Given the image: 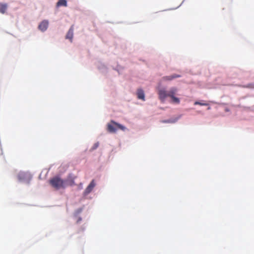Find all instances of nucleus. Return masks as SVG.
Here are the masks:
<instances>
[{"mask_svg": "<svg viewBox=\"0 0 254 254\" xmlns=\"http://www.w3.org/2000/svg\"><path fill=\"white\" fill-rule=\"evenodd\" d=\"M178 92V89L176 87H172L169 91H167L164 88L158 89V94L159 99L162 102H164L167 97H169L172 100V102L175 104L180 103V99L175 96Z\"/></svg>", "mask_w": 254, "mask_h": 254, "instance_id": "1", "label": "nucleus"}, {"mask_svg": "<svg viewBox=\"0 0 254 254\" xmlns=\"http://www.w3.org/2000/svg\"><path fill=\"white\" fill-rule=\"evenodd\" d=\"M50 184L56 190L65 187V182L58 177L52 178L50 181Z\"/></svg>", "mask_w": 254, "mask_h": 254, "instance_id": "2", "label": "nucleus"}, {"mask_svg": "<svg viewBox=\"0 0 254 254\" xmlns=\"http://www.w3.org/2000/svg\"><path fill=\"white\" fill-rule=\"evenodd\" d=\"M118 129L125 130L126 127L123 125L118 124L113 121H112L111 123L107 125V129L110 132H115Z\"/></svg>", "mask_w": 254, "mask_h": 254, "instance_id": "3", "label": "nucleus"}, {"mask_svg": "<svg viewBox=\"0 0 254 254\" xmlns=\"http://www.w3.org/2000/svg\"><path fill=\"white\" fill-rule=\"evenodd\" d=\"M95 186L96 183L95 181L93 180L85 190L84 191V194L85 195L88 194L93 190Z\"/></svg>", "mask_w": 254, "mask_h": 254, "instance_id": "4", "label": "nucleus"}, {"mask_svg": "<svg viewBox=\"0 0 254 254\" xmlns=\"http://www.w3.org/2000/svg\"><path fill=\"white\" fill-rule=\"evenodd\" d=\"M49 22L47 20L42 21L38 26V29L42 32L46 31L48 27Z\"/></svg>", "mask_w": 254, "mask_h": 254, "instance_id": "5", "label": "nucleus"}, {"mask_svg": "<svg viewBox=\"0 0 254 254\" xmlns=\"http://www.w3.org/2000/svg\"><path fill=\"white\" fill-rule=\"evenodd\" d=\"M73 35V26H71L69 29L66 35V39H69L71 42H72V38Z\"/></svg>", "mask_w": 254, "mask_h": 254, "instance_id": "6", "label": "nucleus"}, {"mask_svg": "<svg viewBox=\"0 0 254 254\" xmlns=\"http://www.w3.org/2000/svg\"><path fill=\"white\" fill-rule=\"evenodd\" d=\"M180 77H181V75H180L179 74H174L170 75V76H164L163 77V79L164 80L170 81V80H173V79L178 78Z\"/></svg>", "mask_w": 254, "mask_h": 254, "instance_id": "7", "label": "nucleus"}, {"mask_svg": "<svg viewBox=\"0 0 254 254\" xmlns=\"http://www.w3.org/2000/svg\"><path fill=\"white\" fill-rule=\"evenodd\" d=\"M137 97L139 99L145 100V96L143 91L142 89H138L137 92Z\"/></svg>", "mask_w": 254, "mask_h": 254, "instance_id": "8", "label": "nucleus"}, {"mask_svg": "<svg viewBox=\"0 0 254 254\" xmlns=\"http://www.w3.org/2000/svg\"><path fill=\"white\" fill-rule=\"evenodd\" d=\"M7 8V4L0 3V13L4 14L6 12Z\"/></svg>", "mask_w": 254, "mask_h": 254, "instance_id": "9", "label": "nucleus"}, {"mask_svg": "<svg viewBox=\"0 0 254 254\" xmlns=\"http://www.w3.org/2000/svg\"><path fill=\"white\" fill-rule=\"evenodd\" d=\"M61 6H67V1L66 0H59L57 3V6L59 7Z\"/></svg>", "mask_w": 254, "mask_h": 254, "instance_id": "10", "label": "nucleus"}, {"mask_svg": "<svg viewBox=\"0 0 254 254\" xmlns=\"http://www.w3.org/2000/svg\"><path fill=\"white\" fill-rule=\"evenodd\" d=\"M195 105H200V106H208L209 104L207 103L202 102H199V101H195L194 103Z\"/></svg>", "mask_w": 254, "mask_h": 254, "instance_id": "11", "label": "nucleus"}, {"mask_svg": "<svg viewBox=\"0 0 254 254\" xmlns=\"http://www.w3.org/2000/svg\"><path fill=\"white\" fill-rule=\"evenodd\" d=\"M99 146V143L98 142H97L94 145V146H93V149H96Z\"/></svg>", "mask_w": 254, "mask_h": 254, "instance_id": "12", "label": "nucleus"}, {"mask_svg": "<svg viewBox=\"0 0 254 254\" xmlns=\"http://www.w3.org/2000/svg\"><path fill=\"white\" fill-rule=\"evenodd\" d=\"M246 87H251V88H254V86L253 84H249Z\"/></svg>", "mask_w": 254, "mask_h": 254, "instance_id": "13", "label": "nucleus"}, {"mask_svg": "<svg viewBox=\"0 0 254 254\" xmlns=\"http://www.w3.org/2000/svg\"><path fill=\"white\" fill-rule=\"evenodd\" d=\"M162 122H163V123H172V122H171V121H169V120H168V121H163Z\"/></svg>", "mask_w": 254, "mask_h": 254, "instance_id": "14", "label": "nucleus"}, {"mask_svg": "<svg viewBox=\"0 0 254 254\" xmlns=\"http://www.w3.org/2000/svg\"><path fill=\"white\" fill-rule=\"evenodd\" d=\"M208 109V110H210V107H209L208 108V109Z\"/></svg>", "mask_w": 254, "mask_h": 254, "instance_id": "15", "label": "nucleus"}]
</instances>
